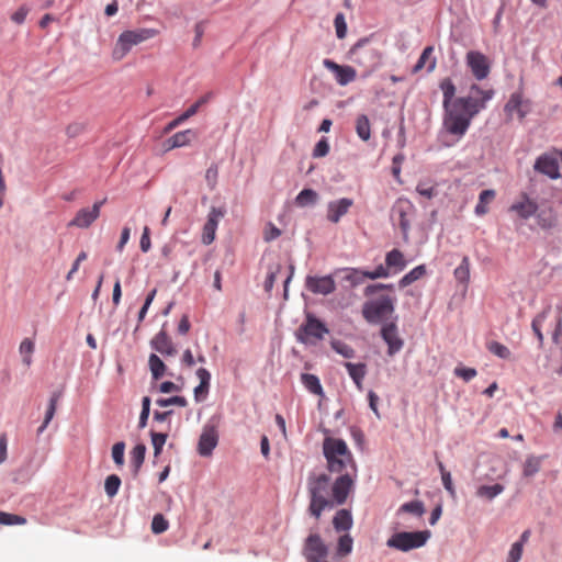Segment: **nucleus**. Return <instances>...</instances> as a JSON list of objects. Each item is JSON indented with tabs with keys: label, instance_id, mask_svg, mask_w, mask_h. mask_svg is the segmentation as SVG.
Wrapping results in <instances>:
<instances>
[{
	"label": "nucleus",
	"instance_id": "obj_19",
	"mask_svg": "<svg viewBox=\"0 0 562 562\" xmlns=\"http://www.w3.org/2000/svg\"><path fill=\"white\" fill-rule=\"evenodd\" d=\"M218 442V434L214 425H205L199 438L198 452L202 457L212 454Z\"/></svg>",
	"mask_w": 562,
	"mask_h": 562
},
{
	"label": "nucleus",
	"instance_id": "obj_9",
	"mask_svg": "<svg viewBox=\"0 0 562 562\" xmlns=\"http://www.w3.org/2000/svg\"><path fill=\"white\" fill-rule=\"evenodd\" d=\"M413 211L414 205L407 199H397L391 209V218L398 224L405 241L408 240V232L411 228L408 216Z\"/></svg>",
	"mask_w": 562,
	"mask_h": 562
},
{
	"label": "nucleus",
	"instance_id": "obj_27",
	"mask_svg": "<svg viewBox=\"0 0 562 562\" xmlns=\"http://www.w3.org/2000/svg\"><path fill=\"white\" fill-rule=\"evenodd\" d=\"M333 526L337 532L348 531L352 527V516L348 509H339L333 518Z\"/></svg>",
	"mask_w": 562,
	"mask_h": 562
},
{
	"label": "nucleus",
	"instance_id": "obj_39",
	"mask_svg": "<svg viewBox=\"0 0 562 562\" xmlns=\"http://www.w3.org/2000/svg\"><path fill=\"white\" fill-rule=\"evenodd\" d=\"M454 278L461 283H468L470 280V260L467 256L462 258L461 263L454 269Z\"/></svg>",
	"mask_w": 562,
	"mask_h": 562
},
{
	"label": "nucleus",
	"instance_id": "obj_50",
	"mask_svg": "<svg viewBox=\"0 0 562 562\" xmlns=\"http://www.w3.org/2000/svg\"><path fill=\"white\" fill-rule=\"evenodd\" d=\"M26 518L20 515L0 512V525H25Z\"/></svg>",
	"mask_w": 562,
	"mask_h": 562
},
{
	"label": "nucleus",
	"instance_id": "obj_24",
	"mask_svg": "<svg viewBox=\"0 0 562 562\" xmlns=\"http://www.w3.org/2000/svg\"><path fill=\"white\" fill-rule=\"evenodd\" d=\"M385 266L390 273L403 271L406 267L404 254L398 249H392L385 255Z\"/></svg>",
	"mask_w": 562,
	"mask_h": 562
},
{
	"label": "nucleus",
	"instance_id": "obj_28",
	"mask_svg": "<svg viewBox=\"0 0 562 562\" xmlns=\"http://www.w3.org/2000/svg\"><path fill=\"white\" fill-rule=\"evenodd\" d=\"M345 368L347 369L350 378L357 385L359 390L362 389V381L367 374V366L364 363H351L345 362Z\"/></svg>",
	"mask_w": 562,
	"mask_h": 562
},
{
	"label": "nucleus",
	"instance_id": "obj_47",
	"mask_svg": "<svg viewBox=\"0 0 562 562\" xmlns=\"http://www.w3.org/2000/svg\"><path fill=\"white\" fill-rule=\"evenodd\" d=\"M331 348L344 358L350 359L355 357V350L352 347L340 340H333L330 342Z\"/></svg>",
	"mask_w": 562,
	"mask_h": 562
},
{
	"label": "nucleus",
	"instance_id": "obj_11",
	"mask_svg": "<svg viewBox=\"0 0 562 562\" xmlns=\"http://www.w3.org/2000/svg\"><path fill=\"white\" fill-rule=\"evenodd\" d=\"M504 111L508 119H512L514 114H516L518 119L522 121L531 111V102L524 97L521 91H516L510 94L509 100L504 106Z\"/></svg>",
	"mask_w": 562,
	"mask_h": 562
},
{
	"label": "nucleus",
	"instance_id": "obj_44",
	"mask_svg": "<svg viewBox=\"0 0 562 562\" xmlns=\"http://www.w3.org/2000/svg\"><path fill=\"white\" fill-rule=\"evenodd\" d=\"M541 461L537 457H529L524 463L522 474L526 477H530L539 472Z\"/></svg>",
	"mask_w": 562,
	"mask_h": 562
},
{
	"label": "nucleus",
	"instance_id": "obj_3",
	"mask_svg": "<svg viewBox=\"0 0 562 562\" xmlns=\"http://www.w3.org/2000/svg\"><path fill=\"white\" fill-rule=\"evenodd\" d=\"M323 453L330 473L350 474L353 483L357 479V464L347 443L339 438L326 437L323 441Z\"/></svg>",
	"mask_w": 562,
	"mask_h": 562
},
{
	"label": "nucleus",
	"instance_id": "obj_37",
	"mask_svg": "<svg viewBox=\"0 0 562 562\" xmlns=\"http://www.w3.org/2000/svg\"><path fill=\"white\" fill-rule=\"evenodd\" d=\"M440 89L443 94V108H448L454 101L456 86L450 78H445L440 82Z\"/></svg>",
	"mask_w": 562,
	"mask_h": 562
},
{
	"label": "nucleus",
	"instance_id": "obj_32",
	"mask_svg": "<svg viewBox=\"0 0 562 562\" xmlns=\"http://www.w3.org/2000/svg\"><path fill=\"white\" fill-rule=\"evenodd\" d=\"M194 136L195 133L192 130L178 132L168 139L169 148H178L189 145Z\"/></svg>",
	"mask_w": 562,
	"mask_h": 562
},
{
	"label": "nucleus",
	"instance_id": "obj_61",
	"mask_svg": "<svg viewBox=\"0 0 562 562\" xmlns=\"http://www.w3.org/2000/svg\"><path fill=\"white\" fill-rule=\"evenodd\" d=\"M522 551L524 547H521V543H513L506 562H519L522 555Z\"/></svg>",
	"mask_w": 562,
	"mask_h": 562
},
{
	"label": "nucleus",
	"instance_id": "obj_49",
	"mask_svg": "<svg viewBox=\"0 0 562 562\" xmlns=\"http://www.w3.org/2000/svg\"><path fill=\"white\" fill-rule=\"evenodd\" d=\"M169 528L168 520L164 517L162 514H156L151 521V531L156 535H160L167 531Z\"/></svg>",
	"mask_w": 562,
	"mask_h": 562
},
{
	"label": "nucleus",
	"instance_id": "obj_41",
	"mask_svg": "<svg viewBox=\"0 0 562 562\" xmlns=\"http://www.w3.org/2000/svg\"><path fill=\"white\" fill-rule=\"evenodd\" d=\"M58 398H59V395L57 393H54L52 395V397L49 400V404H48L47 411H46V415H45L44 422L40 426V428L37 429L38 434H42L46 429V427L48 426L50 420L53 419V417L55 415V412H56Z\"/></svg>",
	"mask_w": 562,
	"mask_h": 562
},
{
	"label": "nucleus",
	"instance_id": "obj_7",
	"mask_svg": "<svg viewBox=\"0 0 562 562\" xmlns=\"http://www.w3.org/2000/svg\"><path fill=\"white\" fill-rule=\"evenodd\" d=\"M394 312V300L382 295L376 300L368 301L362 306V316L368 323L378 324Z\"/></svg>",
	"mask_w": 562,
	"mask_h": 562
},
{
	"label": "nucleus",
	"instance_id": "obj_23",
	"mask_svg": "<svg viewBox=\"0 0 562 562\" xmlns=\"http://www.w3.org/2000/svg\"><path fill=\"white\" fill-rule=\"evenodd\" d=\"M341 274V281L349 284L350 288L358 286L366 278V270L357 268H341L334 271V276L338 277Z\"/></svg>",
	"mask_w": 562,
	"mask_h": 562
},
{
	"label": "nucleus",
	"instance_id": "obj_53",
	"mask_svg": "<svg viewBox=\"0 0 562 562\" xmlns=\"http://www.w3.org/2000/svg\"><path fill=\"white\" fill-rule=\"evenodd\" d=\"M124 451L125 443L123 441L116 442L112 447V458L117 467H122L124 464Z\"/></svg>",
	"mask_w": 562,
	"mask_h": 562
},
{
	"label": "nucleus",
	"instance_id": "obj_17",
	"mask_svg": "<svg viewBox=\"0 0 562 562\" xmlns=\"http://www.w3.org/2000/svg\"><path fill=\"white\" fill-rule=\"evenodd\" d=\"M538 211V203L527 193L522 192L518 199L509 206V212L515 213L521 220H529Z\"/></svg>",
	"mask_w": 562,
	"mask_h": 562
},
{
	"label": "nucleus",
	"instance_id": "obj_12",
	"mask_svg": "<svg viewBox=\"0 0 562 562\" xmlns=\"http://www.w3.org/2000/svg\"><path fill=\"white\" fill-rule=\"evenodd\" d=\"M467 65L477 80L487 78L491 71V65L487 57L477 50H470L467 54Z\"/></svg>",
	"mask_w": 562,
	"mask_h": 562
},
{
	"label": "nucleus",
	"instance_id": "obj_57",
	"mask_svg": "<svg viewBox=\"0 0 562 562\" xmlns=\"http://www.w3.org/2000/svg\"><path fill=\"white\" fill-rule=\"evenodd\" d=\"M281 270V266L278 263L274 267H271L269 272H268V276L266 278V281H265V290L267 292H270L274 285V282L277 280V274L280 272Z\"/></svg>",
	"mask_w": 562,
	"mask_h": 562
},
{
	"label": "nucleus",
	"instance_id": "obj_62",
	"mask_svg": "<svg viewBox=\"0 0 562 562\" xmlns=\"http://www.w3.org/2000/svg\"><path fill=\"white\" fill-rule=\"evenodd\" d=\"M156 293H157V290H156V289H153V290L148 293V295H147V297H146V300H145V303H144L143 307L140 308L139 313H138V321H139V322H142V321L145 318L146 313H147V311H148V308H149L150 304L153 303V301H154V299H155V296H156Z\"/></svg>",
	"mask_w": 562,
	"mask_h": 562
},
{
	"label": "nucleus",
	"instance_id": "obj_40",
	"mask_svg": "<svg viewBox=\"0 0 562 562\" xmlns=\"http://www.w3.org/2000/svg\"><path fill=\"white\" fill-rule=\"evenodd\" d=\"M352 544L353 540L348 533L340 536L337 543L336 555L338 558L347 557L352 551Z\"/></svg>",
	"mask_w": 562,
	"mask_h": 562
},
{
	"label": "nucleus",
	"instance_id": "obj_63",
	"mask_svg": "<svg viewBox=\"0 0 562 562\" xmlns=\"http://www.w3.org/2000/svg\"><path fill=\"white\" fill-rule=\"evenodd\" d=\"M85 128L86 125L83 123L75 122L67 126L66 133L69 137H77L78 135L83 133Z\"/></svg>",
	"mask_w": 562,
	"mask_h": 562
},
{
	"label": "nucleus",
	"instance_id": "obj_1",
	"mask_svg": "<svg viewBox=\"0 0 562 562\" xmlns=\"http://www.w3.org/2000/svg\"><path fill=\"white\" fill-rule=\"evenodd\" d=\"M308 494V514L318 520L325 510L344 505L353 491L350 474L338 475L334 481L326 473H310L306 482Z\"/></svg>",
	"mask_w": 562,
	"mask_h": 562
},
{
	"label": "nucleus",
	"instance_id": "obj_31",
	"mask_svg": "<svg viewBox=\"0 0 562 562\" xmlns=\"http://www.w3.org/2000/svg\"><path fill=\"white\" fill-rule=\"evenodd\" d=\"M301 382L305 386V389L308 390L311 393H313L315 395H319V396L324 395V391H323L321 381L315 374L302 373Z\"/></svg>",
	"mask_w": 562,
	"mask_h": 562
},
{
	"label": "nucleus",
	"instance_id": "obj_55",
	"mask_svg": "<svg viewBox=\"0 0 562 562\" xmlns=\"http://www.w3.org/2000/svg\"><path fill=\"white\" fill-rule=\"evenodd\" d=\"M150 411V398L145 396L142 401V412L139 416V428H144L147 425L148 416Z\"/></svg>",
	"mask_w": 562,
	"mask_h": 562
},
{
	"label": "nucleus",
	"instance_id": "obj_45",
	"mask_svg": "<svg viewBox=\"0 0 562 562\" xmlns=\"http://www.w3.org/2000/svg\"><path fill=\"white\" fill-rule=\"evenodd\" d=\"M34 352V342L30 338H25L20 344V353L23 357V362L26 366L32 363V353Z\"/></svg>",
	"mask_w": 562,
	"mask_h": 562
},
{
	"label": "nucleus",
	"instance_id": "obj_36",
	"mask_svg": "<svg viewBox=\"0 0 562 562\" xmlns=\"http://www.w3.org/2000/svg\"><path fill=\"white\" fill-rule=\"evenodd\" d=\"M149 369L151 375L155 380H159L166 373V364L164 361L156 355L151 353L148 359Z\"/></svg>",
	"mask_w": 562,
	"mask_h": 562
},
{
	"label": "nucleus",
	"instance_id": "obj_4",
	"mask_svg": "<svg viewBox=\"0 0 562 562\" xmlns=\"http://www.w3.org/2000/svg\"><path fill=\"white\" fill-rule=\"evenodd\" d=\"M348 54L352 63L364 69V77L371 75L380 66L382 59V54L368 37L359 40Z\"/></svg>",
	"mask_w": 562,
	"mask_h": 562
},
{
	"label": "nucleus",
	"instance_id": "obj_48",
	"mask_svg": "<svg viewBox=\"0 0 562 562\" xmlns=\"http://www.w3.org/2000/svg\"><path fill=\"white\" fill-rule=\"evenodd\" d=\"M121 485V479L116 474H111L105 479L104 490L108 496L116 495Z\"/></svg>",
	"mask_w": 562,
	"mask_h": 562
},
{
	"label": "nucleus",
	"instance_id": "obj_60",
	"mask_svg": "<svg viewBox=\"0 0 562 562\" xmlns=\"http://www.w3.org/2000/svg\"><path fill=\"white\" fill-rule=\"evenodd\" d=\"M218 178V169L215 165H212L207 168L205 172V180L210 189H214L217 183Z\"/></svg>",
	"mask_w": 562,
	"mask_h": 562
},
{
	"label": "nucleus",
	"instance_id": "obj_58",
	"mask_svg": "<svg viewBox=\"0 0 562 562\" xmlns=\"http://www.w3.org/2000/svg\"><path fill=\"white\" fill-rule=\"evenodd\" d=\"M453 372L458 378H461L465 382L471 381L477 374L475 369L465 367H457Z\"/></svg>",
	"mask_w": 562,
	"mask_h": 562
},
{
	"label": "nucleus",
	"instance_id": "obj_64",
	"mask_svg": "<svg viewBox=\"0 0 562 562\" xmlns=\"http://www.w3.org/2000/svg\"><path fill=\"white\" fill-rule=\"evenodd\" d=\"M210 97H211V94H205V95L201 97L198 101H195L192 105H190L186 110V112H188V114L190 116L195 115L198 113V111L200 110V108L209 101Z\"/></svg>",
	"mask_w": 562,
	"mask_h": 562
},
{
	"label": "nucleus",
	"instance_id": "obj_43",
	"mask_svg": "<svg viewBox=\"0 0 562 562\" xmlns=\"http://www.w3.org/2000/svg\"><path fill=\"white\" fill-rule=\"evenodd\" d=\"M487 349L491 353L495 355L501 359H509L512 356L510 350L498 341H491L487 344Z\"/></svg>",
	"mask_w": 562,
	"mask_h": 562
},
{
	"label": "nucleus",
	"instance_id": "obj_51",
	"mask_svg": "<svg viewBox=\"0 0 562 562\" xmlns=\"http://www.w3.org/2000/svg\"><path fill=\"white\" fill-rule=\"evenodd\" d=\"M167 438H168L167 434L151 432V443L154 447V456L155 457H158L161 453L162 447L166 443Z\"/></svg>",
	"mask_w": 562,
	"mask_h": 562
},
{
	"label": "nucleus",
	"instance_id": "obj_6",
	"mask_svg": "<svg viewBox=\"0 0 562 562\" xmlns=\"http://www.w3.org/2000/svg\"><path fill=\"white\" fill-rule=\"evenodd\" d=\"M430 538L429 530L423 531H401L394 533L386 542L387 547L406 552L420 548L426 544Z\"/></svg>",
	"mask_w": 562,
	"mask_h": 562
},
{
	"label": "nucleus",
	"instance_id": "obj_56",
	"mask_svg": "<svg viewBox=\"0 0 562 562\" xmlns=\"http://www.w3.org/2000/svg\"><path fill=\"white\" fill-rule=\"evenodd\" d=\"M334 24H335L337 37L344 38L347 34V24H346L345 16L342 13H339L335 16Z\"/></svg>",
	"mask_w": 562,
	"mask_h": 562
},
{
	"label": "nucleus",
	"instance_id": "obj_5",
	"mask_svg": "<svg viewBox=\"0 0 562 562\" xmlns=\"http://www.w3.org/2000/svg\"><path fill=\"white\" fill-rule=\"evenodd\" d=\"M153 29H139L123 32L113 48L112 57L115 60L123 59L133 46L138 45L156 35Z\"/></svg>",
	"mask_w": 562,
	"mask_h": 562
},
{
	"label": "nucleus",
	"instance_id": "obj_8",
	"mask_svg": "<svg viewBox=\"0 0 562 562\" xmlns=\"http://www.w3.org/2000/svg\"><path fill=\"white\" fill-rule=\"evenodd\" d=\"M328 334L326 325L312 314L306 315L305 322L295 331L297 341L305 345H315Z\"/></svg>",
	"mask_w": 562,
	"mask_h": 562
},
{
	"label": "nucleus",
	"instance_id": "obj_10",
	"mask_svg": "<svg viewBox=\"0 0 562 562\" xmlns=\"http://www.w3.org/2000/svg\"><path fill=\"white\" fill-rule=\"evenodd\" d=\"M328 546L318 533H311L304 542L303 555L307 562H319L328 557Z\"/></svg>",
	"mask_w": 562,
	"mask_h": 562
},
{
	"label": "nucleus",
	"instance_id": "obj_26",
	"mask_svg": "<svg viewBox=\"0 0 562 562\" xmlns=\"http://www.w3.org/2000/svg\"><path fill=\"white\" fill-rule=\"evenodd\" d=\"M436 58L434 57V47L427 46L424 48L416 65L414 66L413 72L416 74L424 68H426L428 72H431L436 68Z\"/></svg>",
	"mask_w": 562,
	"mask_h": 562
},
{
	"label": "nucleus",
	"instance_id": "obj_13",
	"mask_svg": "<svg viewBox=\"0 0 562 562\" xmlns=\"http://www.w3.org/2000/svg\"><path fill=\"white\" fill-rule=\"evenodd\" d=\"M105 199L97 201L91 207L80 209L75 217L69 222L68 226L78 228H88L99 216L101 206L105 203Z\"/></svg>",
	"mask_w": 562,
	"mask_h": 562
},
{
	"label": "nucleus",
	"instance_id": "obj_29",
	"mask_svg": "<svg viewBox=\"0 0 562 562\" xmlns=\"http://www.w3.org/2000/svg\"><path fill=\"white\" fill-rule=\"evenodd\" d=\"M355 128L358 137L363 140L368 142L371 137V123L369 121V117L366 114H360L357 116L355 122Z\"/></svg>",
	"mask_w": 562,
	"mask_h": 562
},
{
	"label": "nucleus",
	"instance_id": "obj_25",
	"mask_svg": "<svg viewBox=\"0 0 562 562\" xmlns=\"http://www.w3.org/2000/svg\"><path fill=\"white\" fill-rule=\"evenodd\" d=\"M196 376L200 380V384L194 387V400L199 403L202 402L210 390V381H211V373L204 369L200 368L196 371Z\"/></svg>",
	"mask_w": 562,
	"mask_h": 562
},
{
	"label": "nucleus",
	"instance_id": "obj_46",
	"mask_svg": "<svg viewBox=\"0 0 562 562\" xmlns=\"http://www.w3.org/2000/svg\"><path fill=\"white\" fill-rule=\"evenodd\" d=\"M398 512L411 513L416 515L417 517H422L425 513L424 504L420 501H413L403 504Z\"/></svg>",
	"mask_w": 562,
	"mask_h": 562
},
{
	"label": "nucleus",
	"instance_id": "obj_34",
	"mask_svg": "<svg viewBox=\"0 0 562 562\" xmlns=\"http://www.w3.org/2000/svg\"><path fill=\"white\" fill-rule=\"evenodd\" d=\"M146 453V446L143 443L136 445L131 451V464L134 468V474H137L144 463Z\"/></svg>",
	"mask_w": 562,
	"mask_h": 562
},
{
	"label": "nucleus",
	"instance_id": "obj_38",
	"mask_svg": "<svg viewBox=\"0 0 562 562\" xmlns=\"http://www.w3.org/2000/svg\"><path fill=\"white\" fill-rule=\"evenodd\" d=\"M547 317H548V311H542L531 322V328L539 341V347L543 346L544 338H543L541 328H542V325L546 322Z\"/></svg>",
	"mask_w": 562,
	"mask_h": 562
},
{
	"label": "nucleus",
	"instance_id": "obj_52",
	"mask_svg": "<svg viewBox=\"0 0 562 562\" xmlns=\"http://www.w3.org/2000/svg\"><path fill=\"white\" fill-rule=\"evenodd\" d=\"M156 404L160 407H167V406H170V405H177V406H180V407H186L188 405V401L186 397L183 396H172V397H169V398H158L156 401Z\"/></svg>",
	"mask_w": 562,
	"mask_h": 562
},
{
	"label": "nucleus",
	"instance_id": "obj_15",
	"mask_svg": "<svg viewBox=\"0 0 562 562\" xmlns=\"http://www.w3.org/2000/svg\"><path fill=\"white\" fill-rule=\"evenodd\" d=\"M305 288L314 294H331L336 290L334 273L324 277L307 276L305 279Z\"/></svg>",
	"mask_w": 562,
	"mask_h": 562
},
{
	"label": "nucleus",
	"instance_id": "obj_2",
	"mask_svg": "<svg viewBox=\"0 0 562 562\" xmlns=\"http://www.w3.org/2000/svg\"><path fill=\"white\" fill-rule=\"evenodd\" d=\"M469 97L457 98L450 106L445 108L443 126L446 131L458 137H462L471 123V120L485 108V104L494 95L493 89L483 90L477 85L470 87Z\"/></svg>",
	"mask_w": 562,
	"mask_h": 562
},
{
	"label": "nucleus",
	"instance_id": "obj_20",
	"mask_svg": "<svg viewBox=\"0 0 562 562\" xmlns=\"http://www.w3.org/2000/svg\"><path fill=\"white\" fill-rule=\"evenodd\" d=\"M381 336L387 345V355L394 356L404 346L403 339L398 336L395 323H389L381 328Z\"/></svg>",
	"mask_w": 562,
	"mask_h": 562
},
{
	"label": "nucleus",
	"instance_id": "obj_35",
	"mask_svg": "<svg viewBox=\"0 0 562 562\" xmlns=\"http://www.w3.org/2000/svg\"><path fill=\"white\" fill-rule=\"evenodd\" d=\"M504 492V486L502 484H494V485H481L476 490V496L481 498H486L488 501L495 498L499 494Z\"/></svg>",
	"mask_w": 562,
	"mask_h": 562
},
{
	"label": "nucleus",
	"instance_id": "obj_42",
	"mask_svg": "<svg viewBox=\"0 0 562 562\" xmlns=\"http://www.w3.org/2000/svg\"><path fill=\"white\" fill-rule=\"evenodd\" d=\"M317 198H318V195L314 190L304 189L297 194V196L295 199V203L299 206H306L310 204H314L317 201Z\"/></svg>",
	"mask_w": 562,
	"mask_h": 562
},
{
	"label": "nucleus",
	"instance_id": "obj_22",
	"mask_svg": "<svg viewBox=\"0 0 562 562\" xmlns=\"http://www.w3.org/2000/svg\"><path fill=\"white\" fill-rule=\"evenodd\" d=\"M151 348L162 356L173 357L177 349L165 330H160L150 341Z\"/></svg>",
	"mask_w": 562,
	"mask_h": 562
},
{
	"label": "nucleus",
	"instance_id": "obj_18",
	"mask_svg": "<svg viewBox=\"0 0 562 562\" xmlns=\"http://www.w3.org/2000/svg\"><path fill=\"white\" fill-rule=\"evenodd\" d=\"M225 210L221 207H212L209 212L207 220L203 226L202 243L210 245L215 239V233L220 221L224 217Z\"/></svg>",
	"mask_w": 562,
	"mask_h": 562
},
{
	"label": "nucleus",
	"instance_id": "obj_14",
	"mask_svg": "<svg viewBox=\"0 0 562 562\" xmlns=\"http://www.w3.org/2000/svg\"><path fill=\"white\" fill-rule=\"evenodd\" d=\"M533 169L550 179H558L561 176L559 159L554 153L540 155L535 161Z\"/></svg>",
	"mask_w": 562,
	"mask_h": 562
},
{
	"label": "nucleus",
	"instance_id": "obj_21",
	"mask_svg": "<svg viewBox=\"0 0 562 562\" xmlns=\"http://www.w3.org/2000/svg\"><path fill=\"white\" fill-rule=\"evenodd\" d=\"M352 204L353 201L348 198L329 202L327 206V220L331 223H338L340 218L348 213Z\"/></svg>",
	"mask_w": 562,
	"mask_h": 562
},
{
	"label": "nucleus",
	"instance_id": "obj_54",
	"mask_svg": "<svg viewBox=\"0 0 562 562\" xmlns=\"http://www.w3.org/2000/svg\"><path fill=\"white\" fill-rule=\"evenodd\" d=\"M329 153V144L326 137H322L313 149V157L321 158L325 157Z\"/></svg>",
	"mask_w": 562,
	"mask_h": 562
},
{
	"label": "nucleus",
	"instance_id": "obj_59",
	"mask_svg": "<svg viewBox=\"0 0 562 562\" xmlns=\"http://www.w3.org/2000/svg\"><path fill=\"white\" fill-rule=\"evenodd\" d=\"M390 271L386 266L380 265L378 266L373 271H367L366 270V278L370 280H375L380 278H387L390 277Z\"/></svg>",
	"mask_w": 562,
	"mask_h": 562
},
{
	"label": "nucleus",
	"instance_id": "obj_33",
	"mask_svg": "<svg viewBox=\"0 0 562 562\" xmlns=\"http://www.w3.org/2000/svg\"><path fill=\"white\" fill-rule=\"evenodd\" d=\"M426 274V267L425 265H419L412 269L408 273H406L400 281L398 285L400 288H406L413 282L419 280Z\"/></svg>",
	"mask_w": 562,
	"mask_h": 562
},
{
	"label": "nucleus",
	"instance_id": "obj_16",
	"mask_svg": "<svg viewBox=\"0 0 562 562\" xmlns=\"http://www.w3.org/2000/svg\"><path fill=\"white\" fill-rule=\"evenodd\" d=\"M323 65L326 69L335 75L336 82L339 86H347L355 81L357 78V71L353 67L348 65H339L331 59H324Z\"/></svg>",
	"mask_w": 562,
	"mask_h": 562
},
{
	"label": "nucleus",
	"instance_id": "obj_30",
	"mask_svg": "<svg viewBox=\"0 0 562 562\" xmlns=\"http://www.w3.org/2000/svg\"><path fill=\"white\" fill-rule=\"evenodd\" d=\"M496 192L492 189L483 190L479 195V202L475 206V214L483 216L488 212V204L495 199Z\"/></svg>",
	"mask_w": 562,
	"mask_h": 562
}]
</instances>
